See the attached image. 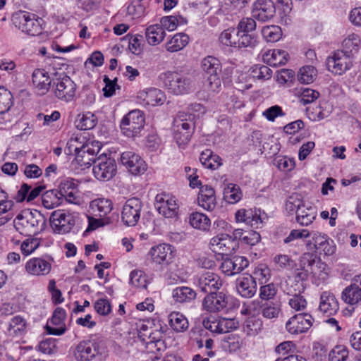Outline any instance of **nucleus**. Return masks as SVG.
Segmentation results:
<instances>
[{"mask_svg":"<svg viewBox=\"0 0 361 361\" xmlns=\"http://www.w3.org/2000/svg\"><path fill=\"white\" fill-rule=\"evenodd\" d=\"M13 226L22 235H36L45 228L46 219L37 210L24 209L14 219Z\"/></svg>","mask_w":361,"mask_h":361,"instance_id":"1","label":"nucleus"},{"mask_svg":"<svg viewBox=\"0 0 361 361\" xmlns=\"http://www.w3.org/2000/svg\"><path fill=\"white\" fill-rule=\"evenodd\" d=\"M194 116L178 113L173 121V136L179 147L187 145L195 130Z\"/></svg>","mask_w":361,"mask_h":361,"instance_id":"2","label":"nucleus"},{"mask_svg":"<svg viewBox=\"0 0 361 361\" xmlns=\"http://www.w3.org/2000/svg\"><path fill=\"white\" fill-rule=\"evenodd\" d=\"M201 68L206 78V82L212 91H217L221 85L220 74L221 63L220 61L212 56L204 57L201 61Z\"/></svg>","mask_w":361,"mask_h":361,"instance_id":"3","label":"nucleus"},{"mask_svg":"<svg viewBox=\"0 0 361 361\" xmlns=\"http://www.w3.org/2000/svg\"><path fill=\"white\" fill-rule=\"evenodd\" d=\"M54 75L55 78L53 79V90L55 97L63 102L72 101L75 95V82L65 73L60 74L55 73Z\"/></svg>","mask_w":361,"mask_h":361,"instance_id":"4","label":"nucleus"},{"mask_svg":"<svg viewBox=\"0 0 361 361\" xmlns=\"http://www.w3.org/2000/svg\"><path fill=\"white\" fill-rule=\"evenodd\" d=\"M13 23L22 32L35 36L42 32L41 20L34 13L20 11L13 16Z\"/></svg>","mask_w":361,"mask_h":361,"instance_id":"5","label":"nucleus"},{"mask_svg":"<svg viewBox=\"0 0 361 361\" xmlns=\"http://www.w3.org/2000/svg\"><path fill=\"white\" fill-rule=\"evenodd\" d=\"M145 125V118L141 111L135 109L128 112L121 119L120 128L123 134L133 137L139 134Z\"/></svg>","mask_w":361,"mask_h":361,"instance_id":"6","label":"nucleus"},{"mask_svg":"<svg viewBox=\"0 0 361 361\" xmlns=\"http://www.w3.org/2000/svg\"><path fill=\"white\" fill-rule=\"evenodd\" d=\"M161 78L167 89L174 94L186 93L191 87L190 80L177 72L164 73Z\"/></svg>","mask_w":361,"mask_h":361,"instance_id":"7","label":"nucleus"},{"mask_svg":"<svg viewBox=\"0 0 361 361\" xmlns=\"http://www.w3.org/2000/svg\"><path fill=\"white\" fill-rule=\"evenodd\" d=\"M49 220L52 229L59 234L69 233L75 224V216L63 210L53 212Z\"/></svg>","mask_w":361,"mask_h":361,"instance_id":"8","label":"nucleus"},{"mask_svg":"<svg viewBox=\"0 0 361 361\" xmlns=\"http://www.w3.org/2000/svg\"><path fill=\"white\" fill-rule=\"evenodd\" d=\"M116 172L115 160L106 154H100L95 161L93 166V173L96 178L100 180H109Z\"/></svg>","mask_w":361,"mask_h":361,"instance_id":"9","label":"nucleus"},{"mask_svg":"<svg viewBox=\"0 0 361 361\" xmlns=\"http://www.w3.org/2000/svg\"><path fill=\"white\" fill-rule=\"evenodd\" d=\"M121 164L133 176L144 174L147 169L146 162L134 152L126 151L121 154Z\"/></svg>","mask_w":361,"mask_h":361,"instance_id":"10","label":"nucleus"},{"mask_svg":"<svg viewBox=\"0 0 361 361\" xmlns=\"http://www.w3.org/2000/svg\"><path fill=\"white\" fill-rule=\"evenodd\" d=\"M142 207V202L138 198L128 199L123 206L121 220L128 226H135L140 217Z\"/></svg>","mask_w":361,"mask_h":361,"instance_id":"11","label":"nucleus"},{"mask_svg":"<svg viewBox=\"0 0 361 361\" xmlns=\"http://www.w3.org/2000/svg\"><path fill=\"white\" fill-rule=\"evenodd\" d=\"M102 354L99 343L95 341H82L75 348L73 355L77 361H90Z\"/></svg>","mask_w":361,"mask_h":361,"instance_id":"12","label":"nucleus"},{"mask_svg":"<svg viewBox=\"0 0 361 361\" xmlns=\"http://www.w3.org/2000/svg\"><path fill=\"white\" fill-rule=\"evenodd\" d=\"M154 206L158 213L166 218H173L178 214V206L176 200L169 195H157Z\"/></svg>","mask_w":361,"mask_h":361,"instance_id":"13","label":"nucleus"},{"mask_svg":"<svg viewBox=\"0 0 361 361\" xmlns=\"http://www.w3.org/2000/svg\"><path fill=\"white\" fill-rule=\"evenodd\" d=\"M210 249L219 255H229L237 249L238 243L228 234H220L212 238L209 243Z\"/></svg>","mask_w":361,"mask_h":361,"instance_id":"14","label":"nucleus"},{"mask_svg":"<svg viewBox=\"0 0 361 361\" xmlns=\"http://www.w3.org/2000/svg\"><path fill=\"white\" fill-rule=\"evenodd\" d=\"M352 66L350 58L348 54L337 51L326 59V66L329 71L336 75H342Z\"/></svg>","mask_w":361,"mask_h":361,"instance_id":"15","label":"nucleus"},{"mask_svg":"<svg viewBox=\"0 0 361 361\" xmlns=\"http://www.w3.org/2000/svg\"><path fill=\"white\" fill-rule=\"evenodd\" d=\"M312 317L306 313H300L290 317L286 324V329L291 334H299L307 331L312 326Z\"/></svg>","mask_w":361,"mask_h":361,"instance_id":"16","label":"nucleus"},{"mask_svg":"<svg viewBox=\"0 0 361 361\" xmlns=\"http://www.w3.org/2000/svg\"><path fill=\"white\" fill-rule=\"evenodd\" d=\"M148 255L153 263L168 265L172 262L173 259V247L169 244H159L152 247L149 250Z\"/></svg>","mask_w":361,"mask_h":361,"instance_id":"17","label":"nucleus"},{"mask_svg":"<svg viewBox=\"0 0 361 361\" xmlns=\"http://www.w3.org/2000/svg\"><path fill=\"white\" fill-rule=\"evenodd\" d=\"M276 13V8L271 0H256L252 6V15L262 22L271 20Z\"/></svg>","mask_w":361,"mask_h":361,"instance_id":"18","label":"nucleus"},{"mask_svg":"<svg viewBox=\"0 0 361 361\" xmlns=\"http://www.w3.org/2000/svg\"><path fill=\"white\" fill-rule=\"evenodd\" d=\"M197 285L204 293H214L223 286L221 277L215 273L207 271L198 276Z\"/></svg>","mask_w":361,"mask_h":361,"instance_id":"19","label":"nucleus"},{"mask_svg":"<svg viewBox=\"0 0 361 361\" xmlns=\"http://www.w3.org/2000/svg\"><path fill=\"white\" fill-rule=\"evenodd\" d=\"M228 305V298L223 292L210 293L203 299L202 309L209 312H218Z\"/></svg>","mask_w":361,"mask_h":361,"instance_id":"20","label":"nucleus"},{"mask_svg":"<svg viewBox=\"0 0 361 361\" xmlns=\"http://www.w3.org/2000/svg\"><path fill=\"white\" fill-rule=\"evenodd\" d=\"M255 277L250 274L239 276L235 283L237 292L243 298H251L257 293Z\"/></svg>","mask_w":361,"mask_h":361,"instance_id":"21","label":"nucleus"},{"mask_svg":"<svg viewBox=\"0 0 361 361\" xmlns=\"http://www.w3.org/2000/svg\"><path fill=\"white\" fill-rule=\"evenodd\" d=\"M25 269L30 275L47 276L51 270V264L42 257H33L26 262Z\"/></svg>","mask_w":361,"mask_h":361,"instance_id":"22","label":"nucleus"},{"mask_svg":"<svg viewBox=\"0 0 361 361\" xmlns=\"http://www.w3.org/2000/svg\"><path fill=\"white\" fill-rule=\"evenodd\" d=\"M249 262L245 257L235 256L232 259H226L221 264L220 269L227 276L240 273L247 267Z\"/></svg>","mask_w":361,"mask_h":361,"instance_id":"23","label":"nucleus"},{"mask_svg":"<svg viewBox=\"0 0 361 361\" xmlns=\"http://www.w3.org/2000/svg\"><path fill=\"white\" fill-rule=\"evenodd\" d=\"M54 78L44 69H35L32 75V83L39 94H45L49 91Z\"/></svg>","mask_w":361,"mask_h":361,"instance_id":"24","label":"nucleus"},{"mask_svg":"<svg viewBox=\"0 0 361 361\" xmlns=\"http://www.w3.org/2000/svg\"><path fill=\"white\" fill-rule=\"evenodd\" d=\"M137 99L145 105L157 106L163 104L166 100L165 94L160 90L150 88L138 92Z\"/></svg>","mask_w":361,"mask_h":361,"instance_id":"25","label":"nucleus"},{"mask_svg":"<svg viewBox=\"0 0 361 361\" xmlns=\"http://www.w3.org/2000/svg\"><path fill=\"white\" fill-rule=\"evenodd\" d=\"M198 204L206 210H213L216 204L214 190L207 185H202L200 188Z\"/></svg>","mask_w":361,"mask_h":361,"instance_id":"26","label":"nucleus"},{"mask_svg":"<svg viewBox=\"0 0 361 361\" xmlns=\"http://www.w3.org/2000/svg\"><path fill=\"white\" fill-rule=\"evenodd\" d=\"M44 189V186L39 185L32 188L28 184L23 183L18 190L15 200L17 202H23L24 201L30 202L36 199Z\"/></svg>","mask_w":361,"mask_h":361,"instance_id":"27","label":"nucleus"},{"mask_svg":"<svg viewBox=\"0 0 361 361\" xmlns=\"http://www.w3.org/2000/svg\"><path fill=\"white\" fill-rule=\"evenodd\" d=\"M319 307L324 313L332 315L336 314L339 309L338 302L332 293L324 291L320 295Z\"/></svg>","mask_w":361,"mask_h":361,"instance_id":"28","label":"nucleus"},{"mask_svg":"<svg viewBox=\"0 0 361 361\" xmlns=\"http://www.w3.org/2000/svg\"><path fill=\"white\" fill-rule=\"evenodd\" d=\"M312 243L315 249L324 252L326 255H331L335 252L334 241L325 234L314 233L312 235Z\"/></svg>","mask_w":361,"mask_h":361,"instance_id":"29","label":"nucleus"},{"mask_svg":"<svg viewBox=\"0 0 361 361\" xmlns=\"http://www.w3.org/2000/svg\"><path fill=\"white\" fill-rule=\"evenodd\" d=\"M264 62L271 66H278L286 64L288 61V54L281 49L268 50L263 56Z\"/></svg>","mask_w":361,"mask_h":361,"instance_id":"30","label":"nucleus"},{"mask_svg":"<svg viewBox=\"0 0 361 361\" xmlns=\"http://www.w3.org/2000/svg\"><path fill=\"white\" fill-rule=\"evenodd\" d=\"M90 208L94 216L104 217L111 212L113 205L110 200L99 198L91 202Z\"/></svg>","mask_w":361,"mask_h":361,"instance_id":"31","label":"nucleus"},{"mask_svg":"<svg viewBox=\"0 0 361 361\" xmlns=\"http://www.w3.org/2000/svg\"><path fill=\"white\" fill-rule=\"evenodd\" d=\"M172 296L176 302L188 303L196 298L197 293L190 287L179 286L173 289Z\"/></svg>","mask_w":361,"mask_h":361,"instance_id":"32","label":"nucleus"},{"mask_svg":"<svg viewBox=\"0 0 361 361\" xmlns=\"http://www.w3.org/2000/svg\"><path fill=\"white\" fill-rule=\"evenodd\" d=\"M145 35L147 41L150 45H157L164 40L166 32L160 25L155 24L147 28Z\"/></svg>","mask_w":361,"mask_h":361,"instance_id":"33","label":"nucleus"},{"mask_svg":"<svg viewBox=\"0 0 361 361\" xmlns=\"http://www.w3.org/2000/svg\"><path fill=\"white\" fill-rule=\"evenodd\" d=\"M189 42L188 35L180 32L173 37L165 44L166 49L169 52H176L182 50Z\"/></svg>","mask_w":361,"mask_h":361,"instance_id":"34","label":"nucleus"},{"mask_svg":"<svg viewBox=\"0 0 361 361\" xmlns=\"http://www.w3.org/2000/svg\"><path fill=\"white\" fill-rule=\"evenodd\" d=\"M57 190H49L42 195V205L47 209H52L60 206L62 202V197Z\"/></svg>","mask_w":361,"mask_h":361,"instance_id":"35","label":"nucleus"},{"mask_svg":"<svg viewBox=\"0 0 361 361\" xmlns=\"http://www.w3.org/2000/svg\"><path fill=\"white\" fill-rule=\"evenodd\" d=\"M26 330V321L21 316L13 317L9 322L7 327V334L11 336L23 335Z\"/></svg>","mask_w":361,"mask_h":361,"instance_id":"36","label":"nucleus"},{"mask_svg":"<svg viewBox=\"0 0 361 361\" xmlns=\"http://www.w3.org/2000/svg\"><path fill=\"white\" fill-rule=\"evenodd\" d=\"M341 298L347 304H357L361 301V288L357 284H351L343 290Z\"/></svg>","mask_w":361,"mask_h":361,"instance_id":"37","label":"nucleus"},{"mask_svg":"<svg viewBox=\"0 0 361 361\" xmlns=\"http://www.w3.org/2000/svg\"><path fill=\"white\" fill-rule=\"evenodd\" d=\"M200 161L205 168L212 170L217 169L221 165L220 157L213 154L210 149H206L201 153Z\"/></svg>","mask_w":361,"mask_h":361,"instance_id":"38","label":"nucleus"},{"mask_svg":"<svg viewBox=\"0 0 361 361\" xmlns=\"http://www.w3.org/2000/svg\"><path fill=\"white\" fill-rule=\"evenodd\" d=\"M77 139L75 140H71L70 142V147H74V152L75 154V160L81 166H85L87 167L89 166H91L92 164H95V161H97V157H92L91 155H89L86 154L84 152V149H80L79 147L74 145V143H76Z\"/></svg>","mask_w":361,"mask_h":361,"instance_id":"39","label":"nucleus"},{"mask_svg":"<svg viewBox=\"0 0 361 361\" xmlns=\"http://www.w3.org/2000/svg\"><path fill=\"white\" fill-rule=\"evenodd\" d=\"M240 31L238 28H228L221 32L220 35L221 42L226 45L238 48Z\"/></svg>","mask_w":361,"mask_h":361,"instance_id":"40","label":"nucleus"},{"mask_svg":"<svg viewBox=\"0 0 361 361\" xmlns=\"http://www.w3.org/2000/svg\"><path fill=\"white\" fill-rule=\"evenodd\" d=\"M171 327L177 332H183L188 328L187 318L180 312H173L169 315Z\"/></svg>","mask_w":361,"mask_h":361,"instance_id":"41","label":"nucleus"},{"mask_svg":"<svg viewBox=\"0 0 361 361\" xmlns=\"http://www.w3.org/2000/svg\"><path fill=\"white\" fill-rule=\"evenodd\" d=\"M360 42V38L357 35L350 34L343 41V50L341 51L348 54V57L350 58L354 53L357 52Z\"/></svg>","mask_w":361,"mask_h":361,"instance_id":"42","label":"nucleus"},{"mask_svg":"<svg viewBox=\"0 0 361 361\" xmlns=\"http://www.w3.org/2000/svg\"><path fill=\"white\" fill-rule=\"evenodd\" d=\"M190 224L195 228L202 231H208L210 228L211 221L205 214L200 212H193L189 218Z\"/></svg>","mask_w":361,"mask_h":361,"instance_id":"43","label":"nucleus"},{"mask_svg":"<svg viewBox=\"0 0 361 361\" xmlns=\"http://www.w3.org/2000/svg\"><path fill=\"white\" fill-rule=\"evenodd\" d=\"M310 270L302 267L296 268L293 271V278L295 285H291L290 288L294 289L295 291L302 293L305 290L303 283L308 279Z\"/></svg>","mask_w":361,"mask_h":361,"instance_id":"44","label":"nucleus"},{"mask_svg":"<svg viewBox=\"0 0 361 361\" xmlns=\"http://www.w3.org/2000/svg\"><path fill=\"white\" fill-rule=\"evenodd\" d=\"M97 123V117L91 112H87L82 115H78L76 120V127L81 130H90L93 128Z\"/></svg>","mask_w":361,"mask_h":361,"instance_id":"45","label":"nucleus"},{"mask_svg":"<svg viewBox=\"0 0 361 361\" xmlns=\"http://www.w3.org/2000/svg\"><path fill=\"white\" fill-rule=\"evenodd\" d=\"M317 76V71L312 66H305L300 68L298 80L300 83L310 84L313 82Z\"/></svg>","mask_w":361,"mask_h":361,"instance_id":"46","label":"nucleus"},{"mask_svg":"<svg viewBox=\"0 0 361 361\" xmlns=\"http://www.w3.org/2000/svg\"><path fill=\"white\" fill-rule=\"evenodd\" d=\"M316 217V212L312 207L305 208L302 206L299 210L296 212L297 221L302 226H308Z\"/></svg>","mask_w":361,"mask_h":361,"instance_id":"47","label":"nucleus"},{"mask_svg":"<svg viewBox=\"0 0 361 361\" xmlns=\"http://www.w3.org/2000/svg\"><path fill=\"white\" fill-rule=\"evenodd\" d=\"M13 94L3 86L0 85V114L8 112L13 104Z\"/></svg>","mask_w":361,"mask_h":361,"instance_id":"48","label":"nucleus"},{"mask_svg":"<svg viewBox=\"0 0 361 361\" xmlns=\"http://www.w3.org/2000/svg\"><path fill=\"white\" fill-rule=\"evenodd\" d=\"M224 197L230 204L238 202L242 198V193L239 186L230 183L224 190Z\"/></svg>","mask_w":361,"mask_h":361,"instance_id":"49","label":"nucleus"},{"mask_svg":"<svg viewBox=\"0 0 361 361\" xmlns=\"http://www.w3.org/2000/svg\"><path fill=\"white\" fill-rule=\"evenodd\" d=\"M288 294L292 295V298L289 300V305L295 311L303 310L307 306V301L305 298L301 295V293L295 291L294 289L290 288Z\"/></svg>","mask_w":361,"mask_h":361,"instance_id":"50","label":"nucleus"},{"mask_svg":"<svg viewBox=\"0 0 361 361\" xmlns=\"http://www.w3.org/2000/svg\"><path fill=\"white\" fill-rule=\"evenodd\" d=\"M310 273L319 282L324 281L327 279L328 272L326 271V264L320 260H317L316 263L310 269ZM319 283H318L319 284Z\"/></svg>","mask_w":361,"mask_h":361,"instance_id":"51","label":"nucleus"},{"mask_svg":"<svg viewBox=\"0 0 361 361\" xmlns=\"http://www.w3.org/2000/svg\"><path fill=\"white\" fill-rule=\"evenodd\" d=\"M130 281L132 285L141 288H146L149 283L147 275L141 270L131 271Z\"/></svg>","mask_w":361,"mask_h":361,"instance_id":"52","label":"nucleus"},{"mask_svg":"<svg viewBox=\"0 0 361 361\" xmlns=\"http://www.w3.org/2000/svg\"><path fill=\"white\" fill-rule=\"evenodd\" d=\"M262 327V321L256 317L248 318L244 324V331L250 336L257 334Z\"/></svg>","mask_w":361,"mask_h":361,"instance_id":"53","label":"nucleus"},{"mask_svg":"<svg viewBox=\"0 0 361 361\" xmlns=\"http://www.w3.org/2000/svg\"><path fill=\"white\" fill-rule=\"evenodd\" d=\"M252 75L258 80H268L271 77L272 71L267 66L256 65L252 68Z\"/></svg>","mask_w":361,"mask_h":361,"instance_id":"54","label":"nucleus"},{"mask_svg":"<svg viewBox=\"0 0 361 361\" xmlns=\"http://www.w3.org/2000/svg\"><path fill=\"white\" fill-rule=\"evenodd\" d=\"M40 245L39 238H27L25 240L20 246L22 253L25 255H29L36 250Z\"/></svg>","mask_w":361,"mask_h":361,"instance_id":"55","label":"nucleus"},{"mask_svg":"<svg viewBox=\"0 0 361 361\" xmlns=\"http://www.w3.org/2000/svg\"><path fill=\"white\" fill-rule=\"evenodd\" d=\"M348 352L345 347L337 345L329 354V361H345Z\"/></svg>","mask_w":361,"mask_h":361,"instance_id":"56","label":"nucleus"},{"mask_svg":"<svg viewBox=\"0 0 361 361\" xmlns=\"http://www.w3.org/2000/svg\"><path fill=\"white\" fill-rule=\"evenodd\" d=\"M262 35L268 42H277L281 38V30L276 26H267L262 29Z\"/></svg>","mask_w":361,"mask_h":361,"instance_id":"57","label":"nucleus"},{"mask_svg":"<svg viewBox=\"0 0 361 361\" xmlns=\"http://www.w3.org/2000/svg\"><path fill=\"white\" fill-rule=\"evenodd\" d=\"M319 97V93L312 89H301L300 102L306 105L314 102Z\"/></svg>","mask_w":361,"mask_h":361,"instance_id":"58","label":"nucleus"},{"mask_svg":"<svg viewBox=\"0 0 361 361\" xmlns=\"http://www.w3.org/2000/svg\"><path fill=\"white\" fill-rule=\"evenodd\" d=\"M39 350L44 354L52 355L56 353V340L47 338L41 341L38 346Z\"/></svg>","mask_w":361,"mask_h":361,"instance_id":"59","label":"nucleus"},{"mask_svg":"<svg viewBox=\"0 0 361 361\" xmlns=\"http://www.w3.org/2000/svg\"><path fill=\"white\" fill-rule=\"evenodd\" d=\"M203 326L212 333L221 334L219 324V318L210 316L202 322Z\"/></svg>","mask_w":361,"mask_h":361,"instance_id":"60","label":"nucleus"},{"mask_svg":"<svg viewBox=\"0 0 361 361\" xmlns=\"http://www.w3.org/2000/svg\"><path fill=\"white\" fill-rule=\"evenodd\" d=\"M257 38L254 35H251L246 32H243L240 31L239 36V47L238 48L242 47H254L257 44Z\"/></svg>","mask_w":361,"mask_h":361,"instance_id":"61","label":"nucleus"},{"mask_svg":"<svg viewBox=\"0 0 361 361\" xmlns=\"http://www.w3.org/2000/svg\"><path fill=\"white\" fill-rule=\"evenodd\" d=\"M221 333L225 334L238 327V322L235 319L219 318Z\"/></svg>","mask_w":361,"mask_h":361,"instance_id":"62","label":"nucleus"},{"mask_svg":"<svg viewBox=\"0 0 361 361\" xmlns=\"http://www.w3.org/2000/svg\"><path fill=\"white\" fill-rule=\"evenodd\" d=\"M160 23V26H161L164 30L173 31L179 24V20L178 17L173 16H164L161 18Z\"/></svg>","mask_w":361,"mask_h":361,"instance_id":"63","label":"nucleus"},{"mask_svg":"<svg viewBox=\"0 0 361 361\" xmlns=\"http://www.w3.org/2000/svg\"><path fill=\"white\" fill-rule=\"evenodd\" d=\"M277 293V289L274 283H269L260 287L259 297L262 300H270L273 298Z\"/></svg>","mask_w":361,"mask_h":361,"instance_id":"64","label":"nucleus"}]
</instances>
